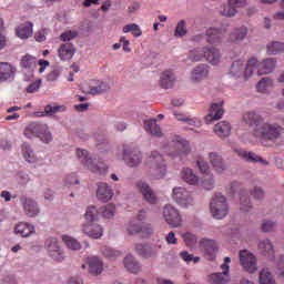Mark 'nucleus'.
<instances>
[{"instance_id": "obj_1", "label": "nucleus", "mask_w": 284, "mask_h": 284, "mask_svg": "<svg viewBox=\"0 0 284 284\" xmlns=\"http://www.w3.org/2000/svg\"><path fill=\"white\" fill-rule=\"evenodd\" d=\"M284 129L281 124L276 122H270L263 120L257 128L252 129V134L255 139H260L262 143L270 141L271 143H276L281 136H283Z\"/></svg>"}, {"instance_id": "obj_30", "label": "nucleus", "mask_w": 284, "mask_h": 284, "mask_svg": "<svg viewBox=\"0 0 284 284\" xmlns=\"http://www.w3.org/2000/svg\"><path fill=\"white\" fill-rule=\"evenodd\" d=\"M123 265L131 274H140L143 271V266L136 261V257L132 254H128L123 260Z\"/></svg>"}, {"instance_id": "obj_35", "label": "nucleus", "mask_w": 284, "mask_h": 284, "mask_svg": "<svg viewBox=\"0 0 284 284\" xmlns=\"http://www.w3.org/2000/svg\"><path fill=\"white\" fill-rule=\"evenodd\" d=\"M17 74V68L8 62H0V81H10L14 79Z\"/></svg>"}, {"instance_id": "obj_6", "label": "nucleus", "mask_w": 284, "mask_h": 284, "mask_svg": "<svg viewBox=\"0 0 284 284\" xmlns=\"http://www.w3.org/2000/svg\"><path fill=\"white\" fill-rule=\"evenodd\" d=\"M210 213L213 219H216L217 221L227 216L230 213V205H227V199L225 195L217 193L212 197L210 203Z\"/></svg>"}, {"instance_id": "obj_49", "label": "nucleus", "mask_w": 284, "mask_h": 284, "mask_svg": "<svg viewBox=\"0 0 284 284\" xmlns=\"http://www.w3.org/2000/svg\"><path fill=\"white\" fill-rule=\"evenodd\" d=\"M122 32L124 34H128L129 32H131V34L133 37H135L136 39H139V37H141L143 34L141 27H139V24H136V23H129V24L124 26L122 28Z\"/></svg>"}, {"instance_id": "obj_64", "label": "nucleus", "mask_w": 284, "mask_h": 284, "mask_svg": "<svg viewBox=\"0 0 284 284\" xmlns=\"http://www.w3.org/2000/svg\"><path fill=\"white\" fill-rule=\"evenodd\" d=\"M141 10V2L133 1L128 6L126 12L128 14H136Z\"/></svg>"}, {"instance_id": "obj_50", "label": "nucleus", "mask_w": 284, "mask_h": 284, "mask_svg": "<svg viewBox=\"0 0 284 284\" xmlns=\"http://www.w3.org/2000/svg\"><path fill=\"white\" fill-rule=\"evenodd\" d=\"M260 284H276V280L270 270L263 268L260 272Z\"/></svg>"}, {"instance_id": "obj_12", "label": "nucleus", "mask_w": 284, "mask_h": 284, "mask_svg": "<svg viewBox=\"0 0 284 284\" xmlns=\"http://www.w3.org/2000/svg\"><path fill=\"white\" fill-rule=\"evenodd\" d=\"M81 88L84 94L97 95L110 92V84L101 80H91L88 83H83Z\"/></svg>"}, {"instance_id": "obj_58", "label": "nucleus", "mask_w": 284, "mask_h": 284, "mask_svg": "<svg viewBox=\"0 0 284 284\" xmlns=\"http://www.w3.org/2000/svg\"><path fill=\"white\" fill-rule=\"evenodd\" d=\"M102 254H103V256H105V258H119V256H121L120 251H116L110 246H105L102 250Z\"/></svg>"}, {"instance_id": "obj_53", "label": "nucleus", "mask_w": 284, "mask_h": 284, "mask_svg": "<svg viewBox=\"0 0 284 284\" xmlns=\"http://www.w3.org/2000/svg\"><path fill=\"white\" fill-rule=\"evenodd\" d=\"M196 165L201 174L203 175L212 174V171L210 170V164L207 163V161H205V158L199 156L196 159Z\"/></svg>"}, {"instance_id": "obj_17", "label": "nucleus", "mask_w": 284, "mask_h": 284, "mask_svg": "<svg viewBox=\"0 0 284 284\" xmlns=\"http://www.w3.org/2000/svg\"><path fill=\"white\" fill-rule=\"evenodd\" d=\"M210 77V67L207 64H197L195 65L189 75L191 83H201Z\"/></svg>"}, {"instance_id": "obj_26", "label": "nucleus", "mask_w": 284, "mask_h": 284, "mask_svg": "<svg viewBox=\"0 0 284 284\" xmlns=\"http://www.w3.org/2000/svg\"><path fill=\"white\" fill-rule=\"evenodd\" d=\"M136 189L142 194L146 203H150V205H154L156 203V194H154V191H152V187H150V185L146 182H136Z\"/></svg>"}, {"instance_id": "obj_45", "label": "nucleus", "mask_w": 284, "mask_h": 284, "mask_svg": "<svg viewBox=\"0 0 284 284\" xmlns=\"http://www.w3.org/2000/svg\"><path fill=\"white\" fill-rule=\"evenodd\" d=\"M272 88H274V80L272 78H263L256 84V90L261 94H267Z\"/></svg>"}, {"instance_id": "obj_48", "label": "nucleus", "mask_w": 284, "mask_h": 284, "mask_svg": "<svg viewBox=\"0 0 284 284\" xmlns=\"http://www.w3.org/2000/svg\"><path fill=\"white\" fill-rule=\"evenodd\" d=\"M240 210L244 213L252 212V201L246 193H240Z\"/></svg>"}, {"instance_id": "obj_52", "label": "nucleus", "mask_w": 284, "mask_h": 284, "mask_svg": "<svg viewBox=\"0 0 284 284\" xmlns=\"http://www.w3.org/2000/svg\"><path fill=\"white\" fill-rule=\"evenodd\" d=\"M203 190H212L215 185L214 182V174L209 173L206 175H203L202 179L200 180V184Z\"/></svg>"}, {"instance_id": "obj_56", "label": "nucleus", "mask_w": 284, "mask_h": 284, "mask_svg": "<svg viewBox=\"0 0 284 284\" xmlns=\"http://www.w3.org/2000/svg\"><path fill=\"white\" fill-rule=\"evenodd\" d=\"M65 110H68V108H65V105H47L44 108V114L52 116V114H57V112H65Z\"/></svg>"}, {"instance_id": "obj_14", "label": "nucleus", "mask_w": 284, "mask_h": 284, "mask_svg": "<svg viewBox=\"0 0 284 284\" xmlns=\"http://www.w3.org/2000/svg\"><path fill=\"white\" fill-rule=\"evenodd\" d=\"M20 204L23 210V213L29 219H34L41 214V209L39 207V203L34 201L32 197L21 196Z\"/></svg>"}, {"instance_id": "obj_11", "label": "nucleus", "mask_w": 284, "mask_h": 284, "mask_svg": "<svg viewBox=\"0 0 284 284\" xmlns=\"http://www.w3.org/2000/svg\"><path fill=\"white\" fill-rule=\"evenodd\" d=\"M44 247L52 261H57L58 263L65 261V251H63L57 237L47 239Z\"/></svg>"}, {"instance_id": "obj_46", "label": "nucleus", "mask_w": 284, "mask_h": 284, "mask_svg": "<svg viewBox=\"0 0 284 284\" xmlns=\"http://www.w3.org/2000/svg\"><path fill=\"white\" fill-rule=\"evenodd\" d=\"M205 59V47L196 48L189 52L186 61H191L192 63H199V61H203Z\"/></svg>"}, {"instance_id": "obj_40", "label": "nucleus", "mask_w": 284, "mask_h": 284, "mask_svg": "<svg viewBox=\"0 0 284 284\" xmlns=\"http://www.w3.org/2000/svg\"><path fill=\"white\" fill-rule=\"evenodd\" d=\"M257 250L264 256L274 257V245L272 244V242L268 239L261 240L257 244Z\"/></svg>"}, {"instance_id": "obj_57", "label": "nucleus", "mask_w": 284, "mask_h": 284, "mask_svg": "<svg viewBox=\"0 0 284 284\" xmlns=\"http://www.w3.org/2000/svg\"><path fill=\"white\" fill-rule=\"evenodd\" d=\"M77 31H72V30H69V31H64L60 34V41L62 43H71V41L73 39H77Z\"/></svg>"}, {"instance_id": "obj_18", "label": "nucleus", "mask_w": 284, "mask_h": 284, "mask_svg": "<svg viewBox=\"0 0 284 284\" xmlns=\"http://www.w3.org/2000/svg\"><path fill=\"white\" fill-rule=\"evenodd\" d=\"M209 162L211 163L213 170L217 174H223L227 170V163H225V160H223V155L219 152H209L207 154Z\"/></svg>"}, {"instance_id": "obj_27", "label": "nucleus", "mask_w": 284, "mask_h": 284, "mask_svg": "<svg viewBox=\"0 0 284 284\" xmlns=\"http://www.w3.org/2000/svg\"><path fill=\"white\" fill-rule=\"evenodd\" d=\"M250 30L246 26H240L232 29L229 34L230 43H243L244 39H247Z\"/></svg>"}, {"instance_id": "obj_41", "label": "nucleus", "mask_w": 284, "mask_h": 284, "mask_svg": "<svg viewBox=\"0 0 284 284\" xmlns=\"http://www.w3.org/2000/svg\"><path fill=\"white\" fill-rule=\"evenodd\" d=\"M125 232L129 236H136V234H141V232H145V227L136 222V219L130 220V222L125 225Z\"/></svg>"}, {"instance_id": "obj_47", "label": "nucleus", "mask_w": 284, "mask_h": 284, "mask_svg": "<svg viewBox=\"0 0 284 284\" xmlns=\"http://www.w3.org/2000/svg\"><path fill=\"white\" fill-rule=\"evenodd\" d=\"M267 54L275 55L284 52V42L273 41L266 45Z\"/></svg>"}, {"instance_id": "obj_59", "label": "nucleus", "mask_w": 284, "mask_h": 284, "mask_svg": "<svg viewBox=\"0 0 284 284\" xmlns=\"http://www.w3.org/2000/svg\"><path fill=\"white\" fill-rule=\"evenodd\" d=\"M187 34V28L185 27V20L178 22L175 28V37H185Z\"/></svg>"}, {"instance_id": "obj_44", "label": "nucleus", "mask_w": 284, "mask_h": 284, "mask_svg": "<svg viewBox=\"0 0 284 284\" xmlns=\"http://www.w3.org/2000/svg\"><path fill=\"white\" fill-rule=\"evenodd\" d=\"M200 248L202 252H204V254L210 256L216 251V242L210 239H202L200 241Z\"/></svg>"}, {"instance_id": "obj_10", "label": "nucleus", "mask_w": 284, "mask_h": 284, "mask_svg": "<svg viewBox=\"0 0 284 284\" xmlns=\"http://www.w3.org/2000/svg\"><path fill=\"white\" fill-rule=\"evenodd\" d=\"M230 263L232 258L225 257L221 265L222 272L211 273L207 275V283L210 284H229L230 283Z\"/></svg>"}, {"instance_id": "obj_29", "label": "nucleus", "mask_w": 284, "mask_h": 284, "mask_svg": "<svg viewBox=\"0 0 284 284\" xmlns=\"http://www.w3.org/2000/svg\"><path fill=\"white\" fill-rule=\"evenodd\" d=\"M112 196H114V192L112 187L108 185V183H99L97 190V199L101 201V203H108V201H112Z\"/></svg>"}, {"instance_id": "obj_3", "label": "nucleus", "mask_w": 284, "mask_h": 284, "mask_svg": "<svg viewBox=\"0 0 284 284\" xmlns=\"http://www.w3.org/2000/svg\"><path fill=\"white\" fill-rule=\"evenodd\" d=\"M162 150L171 159H179L180 161H183L192 152L190 142L179 135H174L170 145L164 146Z\"/></svg>"}, {"instance_id": "obj_63", "label": "nucleus", "mask_w": 284, "mask_h": 284, "mask_svg": "<svg viewBox=\"0 0 284 284\" xmlns=\"http://www.w3.org/2000/svg\"><path fill=\"white\" fill-rule=\"evenodd\" d=\"M275 272L276 274H280V276H283L284 278V255H281L277 258V262L275 264Z\"/></svg>"}, {"instance_id": "obj_60", "label": "nucleus", "mask_w": 284, "mask_h": 284, "mask_svg": "<svg viewBox=\"0 0 284 284\" xmlns=\"http://www.w3.org/2000/svg\"><path fill=\"white\" fill-rule=\"evenodd\" d=\"M102 214L104 219H112L116 214V206H114V204H108Z\"/></svg>"}, {"instance_id": "obj_8", "label": "nucleus", "mask_w": 284, "mask_h": 284, "mask_svg": "<svg viewBox=\"0 0 284 284\" xmlns=\"http://www.w3.org/2000/svg\"><path fill=\"white\" fill-rule=\"evenodd\" d=\"M148 168L151 170V174L156 176V179H163L165 176V172H168V166L165 165V160H163V155L159 152H151L150 156L146 161Z\"/></svg>"}, {"instance_id": "obj_16", "label": "nucleus", "mask_w": 284, "mask_h": 284, "mask_svg": "<svg viewBox=\"0 0 284 284\" xmlns=\"http://www.w3.org/2000/svg\"><path fill=\"white\" fill-rule=\"evenodd\" d=\"M38 61L34 55L26 54L20 60V67L27 75V81H30L34 77V70H37Z\"/></svg>"}, {"instance_id": "obj_23", "label": "nucleus", "mask_w": 284, "mask_h": 284, "mask_svg": "<svg viewBox=\"0 0 284 284\" xmlns=\"http://www.w3.org/2000/svg\"><path fill=\"white\" fill-rule=\"evenodd\" d=\"M180 178L184 183H186V185L196 186L201 184V178L199 176V174H196L194 169L187 166L182 168V170L180 171Z\"/></svg>"}, {"instance_id": "obj_22", "label": "nucleus", "mask_w": 284, "mask_h": 284, "mask_svg": "<svg viewBox=\"0 0 284 284\" xmlns=\"http://www.w3.org/2000/svg\"><path fill=\"white\" fill-rule=\"evenodd\" d=\"M82 233L89 239H101L103 236V227L94 222H85L82 224Z\"/></svg>"}, {"instance_id": "obj_20", "label": "nucleus", "mask_w": 284, "mask_h": 284, "mask_svg": "<svg viewBox=\"0 0 284 284\" xmlns=\"http://www.w3.org/2000/svg\"><path fill=\"white\" fill-rule=\"evenodd\" d=\"M122 159L129 168H136L138 165H141V162L143 161L141 151H131L125 146L123 148Z\"/></svg>"}, {"instance_id": "obj_42", "label": "nucleus", "mask_w": 284, "mask_h": 284, "mask_svg": "<svg viewBox=\"0 0 284 284\" xmlns=\"http://www.w3.org/2000/svg\"><path fill=\"white\" fill-rule=\"evenodd\" d=\"M62 243H64L65 247L72 252H79V250H81V242L74 236L68 234L62 235Z\"/></svg>"}, {"instance_id": "obj_33", "label": "nucleus", "mask_w": 284, "mask_h": 284, "mask_svg": "<svg viewBox=\"0 0 284 284\" xmlns=\"http://www.w3.org/2000/svg\"><path fill=\"white\" fill-rule=\"evenodd\" d=\"M33 28L34 24H32V22H23L19 24L16 28L17 38L21 39L22 41H24L26 39H30V37H32L33 34Z\"/></svg>"}, {"instance_id": "obj_7", "label": "nucleus", "mask_w": 284, "mask_h": 284, "mask_svg": "<svg viewBox=\"0 0 284 284\" xmlns=\"http://www.w3.org/2000/svg\"><path fill=\"white\" fill-rule=\"evenodd\" d=\"M171 197L180 207H193L196 204L194 193L187 190L185 186H175L172 190Z\"/></svg>"}, {"instance_id": "obj_61", "label": "nucleus", "mask_w": 284, "mask_h": 284, "mask_svg": "<svg viewBox=\"0 0 284 284\" xmlns=\"http://www.w3.org/2000/svg\"><path fill=\"white\" fill-rule=\"evenodd\" d=\"M64 184L68 185V187L79 185V178L75 175V173H70L64 178Z\"/></svg>"}, {"instance_id": "obj_19", "label": "nucleus", "mask_w": 284, "mask_h": 284, "mask_svg": "<svg viewBox=\"0 0 284 284\" xmlns=\"http://www.w3.org/2000/svg\"><path fill=\"white\" fill-rule=\"evenodd\" d=\"M255 70H257L258 77L272 74V71L276 70V59L267 58L262 61L257 60V64L254 67V72Z\"/></svg>"}, {"instance_id": "obj_15", "label": "nucleus", "mask_w": 284, "mask_h": 284, "mask_svg": "<svg viewBox=\"0 0 284 284\" xmlns=\"http://www.w3.org/2000/svg\"><path fill=\"white\" fill-rule=\"evenodd\" d=\"M75 54L77 45L72 42H61L57 49V57L63 62L72 61Z\"/></svg>"}, {"instance_id": "obj_62", "label": "nucleus", "mask_w": 284, "mask_h": 284, "mask_svg": "<svg viewBox=\"0 0 284 284\" xmlns=\"http://www.w3.org/2000/svg\"><path fill=\"white\" fill-rule=\"evenodd\" d=\"M262 231L263 232H274L276 230V222H272L270 220H264L262 222Z\"/></svg>"}, {"instance_id": "obj_55", "label": "nucleus", "mask_w": 284, "mask_h": 284, "mask_svg": "<svg viewBox=\"0 0 284 284\" xmlns=\"http://www.w3.org/2000/svg\"><path fill=\"white\" fill-rule=\"evenodd\" d=\"M180 258H182V261H184V263H186V265H190V263H199V261H201V257L199 256H194L192 254H190L187 251H182L180 252Z\"/></svg>"}, {"instance_id": "obj_38", "label": "nucleus", "mask_w": 284, "mask_h": 284, "mask_svg": "<svg viewBox=\"0 0 284 284\" xmlns=\"http://www.w3.org/2000/svg\"><path fill=\"white\" fill-rule=\"evenodd\" d=\"M213 132L220 136V139H226L232 132V125L227 121H221L214 125Z\"/></svg>"}, {"instance_id": "obj_51", "label": "nucleus", "mask_w": 284, "mask_h": 284, "mask_svg": "<svg viewBox=\"0 0 284 284\" xmlns=\"http://www.w3.org/2000/svg\"><path fill=\"white\" fill-rule=\"evenodd\" d=\"M84 219L87 223H94L95 221H99V210H97V206H88Z\"/></svg>"}, {"instance_id": "obj_4", "label": "nucleus", "mask_w": 284, "mask_h": 284, "mask_svg": "<svg viewBox=\"0 0 284 284\" xmlns=\"http://www.w3.org/2000/svg\"><path fill=\"white\" fill-rule=\"evenodd\" d=\"M24 136L27 139H40L42 143H52L54 141V136L52 135V132L50 131V126L48 124L43 123H37L32 122L24 129Z\"/></svg>"}, {"instance_id": "obj_13", "label": "nucleus", "mask_w": 284, "mask_h": 284, "mask_svg": "<svg viewBox=\"0 0 284 284\" xmlns=\"http://www.w3.org/2000/svg\"><path fill=\"white\" fill-rule=\"evenodd\" d=\"M240 263L248 274H254L258 270L256 255L247 250L240 251Z\"/></svg>"}, {"instance_id": "obj_24", "label": "nucleus", "mask_w": 284, "mask_h": 284, "mask_svg": "<svg viewBox=\"0 0 284 284\" xmlns=\"http://www.w3.org/2000/svg\"><path fill=\"white\" fill-rule=\"evenodd\" d=\"M204 59L210 65H221V62L223 60V54L221 53V50L215 47H205V54Z\"/></svg>"}, {"instance_id": "obj_5", "label": "nucleus", "mask_w": 284, "mask_h": 284, "mask_svg": "<svg viewBox=\"0 0 284 284\" xmlns=\"http://www.w3.org/2000/svg\"><path fill=\"white\" fill-rule=\"evenodd\" d=\"M75 156L78 161L93 174H105V172H108V165L104 163H94L92 155H90V152L85 149H77Z\"/></svg>"}, {"instance_id": "obj_28", "label": "nucleus", "mask_w": 284, "mask_h": 284, "mask_svg": "<svg viewBox=\"0 0 284 284\" xmlns=\"http://www.w3.org/2000/svg\"><path fill=\"white\" fill-rule=\"evenodd\" d=\"M89 274L99 276L103 273V261L99 256H90L87 258Z\"/></svg>"}, {"instance_id": "obj_9", "label": "nucleus", "mask_w": 284, "mask_h": 284, "mask_svg": "<svg viewBox=\"0 0 284 284\" xmlns=\"http://www.w3.org/2000/svg\"><path fill=\"white\" fill-rule=\"evenodd\" d=\"M162 216L169 227H183V216H181V212L175 206L166 204L162 210Z\"/></svg>"}, {"instance_id": "obj_34", "label": "nucleus", "mask_w": 284, "mask_h": 284, "mask_svg": "<svg viewBox=\"0 0 284 284\" xmlns=\"http://www.w3.org/2000/svg\"><path fill=\"white\" fill-rule=\"evenodd\" d=\"M247 0H229V6L222 11L224 17H236L237 8H245Z\"/></svg>"}, {"instance_id": "obj_54", "label": "nucleus", "mask_w": 284, "mask_h": 284, "mask_svg": "<svg viewBox=\"0 0 284 284\" xmlns=\"http://www.w3.org/2000/svg\"><path fill=\"white\" fill-rule=\"evenodd\" d=\"M182 239H183L186 247H194V245H196L197 237L192 232L183 233Z\"/></svg>"}, {"instance_id": "obj_32", "label": "nucleus", "mask_w": 284, "mask_h": 284, "mask_svg": "<svg viewBox=\"0 0 284 284\" xmlns=\"http://www.w3.org/2000/svg\"><path fill=\"white\" fill-rule=\"evenodd\" d=\"M176 83V75H174V72L166 70L161 73L160 75V88H163L164 90H170L171 88H174V84Z\"/></svg>"}, {"instance_id": "obj_39", "label": "nucleus", "mask_w": 284, "mask_h": 284, "mask_svg": "<svg viewBox=\"0 0 284 284\" xmlns=\"http://www.w3.org/2000/svg\"><path fill=\"white\" fill-rule=\"evenodd\" d=\"M144 130L148 134H151V136H163L161 126L156 124V120L154 119L144 120Z\"/></svg>"}, {"instance_id": "obj_25", "label": "nucleus", "mask_w": 284, "mask_h": 284, "mask_svg": "<svg viewBox=\"0 0 284 284\" xmlns=\"http://www.w3.org/2000/svg\"><path fill=\"white\" fill-rule=\"evenodd\" d=\"M223 103V101H220L211 104L209 114L205 115L206 123H212V121H219L220 119H223V114H225Z\"/></svg>"}, {"instance_id": "obj_21", "label": "nucleus", "mask_w": 284, "mask_h": 284, "mask_svg": "<svg viewBox=\"0 0 284 284\" xmlns=\"http://www.w3.org/2000/svg\"><path fill=\"white\" fill-rule=\"evenodd\" d=\"M225 30L219 27H211L206 29V43H209V45H221V43H223V38L221 37V34H223Z\"/></svg>"}, {"instance_id": "obj_36", "label": "nucleus", "mask_w": 284, "mask_h": 284, "mask_svg": "<svg viewBox=\"0 0 284 284\" xmlns=\"http://www.w3.org/2000/svg\"><path fill=\"white\" fill-rule=\"evenodd\" d=\"M243 121L246 122L247 125L254 130V128H257V125H261L263 123V116L261 114L254 112V111H248L243 114Z\"/></svg>"}, {"instance_id": "obj_31", "label": "nucleus", "mask_w": 284, "mask_h": 284, "mask_svg": "<svg viewBox=\"0 0 284 284\" xmlns=\"http://www.w3.org/2000/svg\"><path fill=\"white\" fill-rule=\"evenodd\" d=\"M22 156L24 161H27V163H31L34 165L43 164L41 159H39V156H37V154L34 153V150H32V146H30V144L28 143L22 144Z\"/></svg>"}, {"instance_id": "obj_43", "label": "nucleus", "mask_w": 284, "mask_h": 284, "mask_svg": "<svg viewBox=\"0 0 284 284\" xmlns=\"http://www.w3.org/2000/svg\"><path fill=\"white\" fill-rule=\"evenodd\" d=\"M237 154L245 161H251V163H263L264 165H267V161L263 160V158H261L256 153L240 150L237 151Z\"/></svg>"}, {"instance_id": "obj_2", "label": "nucleus", "mask_w": 284, "mask_h": 284, "mask_svg": "<svg viewBox=\"0 0 284 284\" xmlns=\"http://www.w3.org/2000/svg\"><path fill=\"white\" fill-rule=\"evenodd\" d=\"M258 65V59L251 58L245 62L243 59L234 60L229 70V77L232 79H243L248 81L254 74V68Z\"/></svg>"}, {"instance_id": "obj_37", "label": "nucleus", "mask_w": 284, "mask_h": 284, "mask_svg": "<svg viewBox=\"0 0 284 284\" xmlns=\"http://www.w3.org/2000/svg\"><path fill=\"white\" fill-rule=\"evenodd\" d=\"M16 234H19L20 236H23L24 239H28V236H32L36 232L34 225L28 223V222H20L14 227Z\"/></svg>"}]
</instances>
